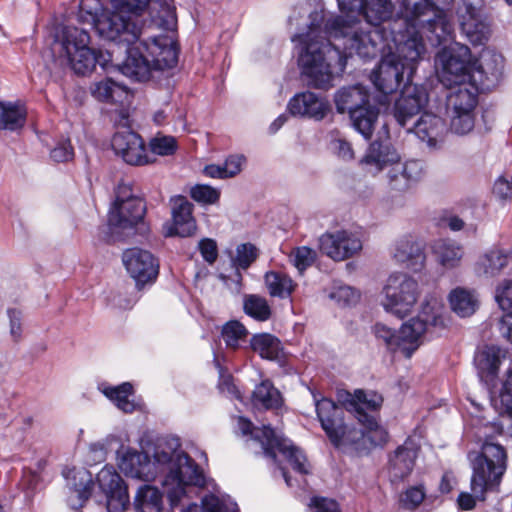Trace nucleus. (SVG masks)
<instances>
[{"label": "nucleus", "instance_id": "42", "mask_svg": "<svg viewBox=\"0 0 512 512\" xmlns=\"http://www.w3.org/2000/svg\"><path fill=\"white\" fill-rule=\"evenodd\" d=\"M244 311L258 321H266L271 316L267 300L257 295H249L244 300Z\"/></svg>", "mask_w": 512, "mask_h": 512}, {"label": "nucleus", "instance_id": "21", "mask_svg": "<svg viewBox=\"0 0 512 512\" xmlns=\"http://www.w3.org/2000/svg\"><path fill=\"white\" fill-rule=\"evenodd\" d=\"M505 352L496 346H485L474 356V364L478 375L490 390L496 387V379Z\"/></svg>", "mask_w": 512, "mask_h": 512}, {"label": "nucleus", "instance_id": "60", "mask_svg": "<svg viewBox=\"0 0 512 512\" xmlns=\"http://www.w3.org/2000/svg\"><path fill=\"white\" fill-rule=\"evenodd\" d=\"M309 507L316 509V512L339 511V505L335 500L324 497H313L310 501Z\"/></svg>", "mask_w": 512, "mask_h": 512}, {"label": "nucleus", "instance_id": "2", "mask_svg": "<svg viewBox=\"0 0 512 512\" xmlns=\"http://www.w3.org/2000/svg\"><path fill=\"white\" fill-rule=\"evenodd\" d=\"M405 18L394 21V26H406L405 31L391 33L385 38L380 30L369 33L357 19L336 17L327 23V31L335 41H340L342 54L346 57L358 55L363 59L382 55L378 67L373 70L371 80L384 95L397 90L404 76L410 82L416 64L425 52L421 31L428 29L438 44L453 33V25L447 16L429 0H402Z\"/></svg>", "mask_w": 512, "mask_h": 512}, {"label": "nucleus", "instance_id": "6", "mask_svg": "<svg viewBox=\"0 0 512 512\" xmlns=\"http://www.w3.org/2000/svg\"><path fill=\"white\" fill-rule=\"evenodd\" d=\"M360 164L372 174L388 169V184L392 189L398 191L408 189L412 182L421 177L423 171L420 161L401 162L399 153L392 145L378 141L369 145Z\"/></svg>", "mask_w": 512, "mask_h": 512}, {"label": "nucleus", "instance_id": "37", "mask_svg": "<svg viewBox=\"0 0 512 512\" xmlns=\"http://www.w3.org/2000/svg\"><path fill=\"white\" fill-rule=\"evenodd\" d=\"M252 400L254 406L265 409L278 408L282 404L280 392L267 380L256 386Z\"/></svg>", "mask_w": 512, "mask_h": 512}, {"label": "nucleus", "instance_id": "45", "mask_svg": "<svg viewBox=\"0 0 512 512\" xmlns=\"http://www.w3.org/2000/svg\"><path fill=\"white\" fill-rule=\"evenodd\" d=\"M328 297L340 306H349L357 303L360 294L353 287L344 284H335Z\"/></svg>", "mask_w": 512, "mask_h": 512}, {"label": "nucleus", "instance_id": "62", "mask_svg": "<svg viewBox=\"0 0 512 512\" xmlns=\"http://www.w3.org/2000/svg\"><path fill=\"white\" fill-rule=\"evenodd\" d=\"M337 3L343 13L358 11L362 14L364 0H337Z\"/></svg>", "mask_w": 512, "mask_h": 512}, {"label": "nucleus", "instance_id": "16", "mask_svg": "<svg viewBox=\"0 0 512 512\" xmlns=\"http://www.w3.org/2000/svg\"><path fill=\"white\" fill-rule=\"evenodd\" d=\"M96 481L106 496L107 512H124L129 506V494L121 476L112 465H105Z\"/></svg>", "mask_w": 512, "mask_h": 512}, {"label": "nucleus", "instance_id": "50", "mask_svg": "<svg viewBox=\"0 0 512 512\" xmlns=\"http://www.w3.org/2000/svg\"><path fill=\"white\" fill-rule=\"evenodd\" d=\"M426 492L422 485L412 486L400 496V503L404 509L414 510L424 500Z\"/></svg>", "mask_w": 512, "mask_h": 512}, {"label": "nucleus", "instance_id": "52", "mask_svg": "<svg viewBox=\"0 0 512 512\" xmlns=\"http://www.w3.org/2000/svg\"><path fill=\"white\" fill-rule=\"evenodd\" d=\"M214 361L219 369L220 374V380L218 384L220 392L227 397L242 400L241 393L234 384L233 378L230 375H224L222 373V367L220 366L217 357H215Z\"/></svg>", "mask_w": 512, "mask_h": 512}, {"label": "nucleus", "instance_id": "11", "mask_svg": "<svg viewBox=\"0 0 512 512\" xmlns=\"http://www.w3.org/2000/svg\"><path fill=\"white\" fill-rule=\"evenodd\" d=\"M146 212L143 200L138 197L130 182L121 181L115 191V200L109 210L108 225L111 233L126 236L142 222Z\"/></svg>", "mask_w": 512, "mask_h": 512}, {"label": "nucleus", "instance_id": "48", "mask_svg": "<svg viewBox=\"0 0 512 512\" xmlns=\"http://www.w3.org/2000/svg\"><path fill=\"white\" fill-rule=\"evenodd\" d=\"M190 196L203 205H213L220 199V190L206 184H196L191 187Z\"/></svg>", "mask_w": 512, "mask_h": 512}, {"label": "nucleus", "instance_id": "13", "mask_svg": "<svg viewBox=\"0 0 512 512\" xmlns=\"http://www.w3.org/2000/svg\"><path fill=\"white\" fill-rule=\"evenodd\" d=\"M420 295L418 282L406 273H392L387 278L381 294L380 305L398 318L411 313Z\"/></svg>", "mask_w": 512, "mask_h": 512}, {"label": "nucleus", "instance_id": "33", "mask_svg": "<svg viewBox=\"0 0 512 512\" xmlns=\"http://www.w3.org/2000/svg\"><path fill=\"white\" fill-rule=\"evenodd\" d=\"M72 491L70 496L71 508L80 509L83 507V503L88 499L93 481L92 476L87 470H73Z\"/></svg>", "mask_w": 512, "mask_h": 512}, {"label": "nucleus", "instance_id": "63", "mask_svg": "<svg viewBox=\"0 0 512 512\" xmlns=\"http://www.w3.org/2000/svg\"><path fill=\"white\" fill-rule=\"evenodd\" d=\"M499 330L502 336L512 344V311L501 318L499 322Z\"/></svg>", "mask_w": 512, "mask_h": 512}, {"label": "nucleus", "instance_id": "31", "mask_svg": "<svg viewBox=\"0 0 512 512\" xmlns=\"http://www.w3.org/2000/svg\"><path fill=\"white\" fill-rule=\"evenodd\" d=\"M452 310L460 317L471 316L478 307V299L474 291L462 287L453 289L449 294Z\"/></svg>", "mask_w": 512, "mask_h": 512}, {"label": "nucleus", "instance_id": "19", "mask_svg": "<svg viewBox=\"0 0 512 512\" xmlns=\"http://www.w3.org/2000/svg\"><path fill=\"white\" fill-rule=\"evenodd\" d=\"M320 246L331 259L342 261L361 251L362 240L357 232L339 230L322 235Z\"/></svg>", "mask_w": 512, "mask_h": 512}, {"label": "nucleus", "instance_id": "39", "mask_svg": "<svg viewBox=\"0 0 512 512\" xmlns=\"http://www.w3.org/2000/svg\"><path fill=\"white\" fill-rule=\"evenodd\" d=\"M221 336L227 348L236 350L246 342L248 330L239 321L231 320L223 325Z\"/></svg>", "mask_w": 512, "mask_h": 512}, {"label": "nucleus", "instance_id": "38", "mask_svg": "<svg viewBox=\"0 0 512 512\" xmlns=\"http://www.w3.org/2000/svg\"><path fill=\"white\" fill-rule=\"evenodd\" d=\"M250 344L253 351L265 359L275 360L281 353L280 341L268 333L254 335L250 340Z\"/></svg>", "mask_w": 512, "mask_h": 512}, {"label": "nucleus", "instance_id": "18", "mask_svg": "<svg viewBox=\"0 0 512 512\" xmlns=\"http://www.w3.org/2000/svg\"><path fill=\"white\" fill-rule=\"evenodd\" d=\"M428 94L419 85L407 82L394 105V117L397 123L406 128L409 122L426 106Z\"/></svg>", "mask_w": 512, "mask_h": 512}, {"label": "nucleus", "instance_id": "36", "mask_svg": "<svg viewBox=\"0 0 512 512\" xmlns=\"http://www.w3.org/2000/svg\"><path fill=\"white\" fill-rule=\"evenodd\" d=\"M26 112L16 103L0 102V130L14 131L23 127Z\"/></svg>", "mask_w": 512, "mask_h": 512}, {"label": "nucleus", "instance_id": "9", "mask_svg": "<svg viewBox=\"0 0 512 512\" xmlns=\"http://www.w3.org/2000/svg\"><path fill=\"white\" fill-rule=\"evenodd\" d=\"M237 426L242 435H251L253 439L259 441L266 456L275 460L276 451H278L296 472L300 474L310 472L305 454L291 440L278 435L270 426L255 428L250 420L241 416L237 419Z\"/></svg>", "mask_w": 512, "mask_h": 512}, {"label": "nucleus", "instance_id": "55", "mask_svg": "<svg viewBox=\"0 0 512 512\" xmlns=\"http://www.w3.org/2000/svg\"><path fill=\"white\" fill-rule=\"evenodd\" d=\"M493 194L498 201L505 204L512 201V181L499 177L493 186Z\"/></svg>", "mask_w": 512, "mask_h": 512}, {"label": "nucleus", "instance_id": "56", "mask_svg": "<svg viewBox=\"0 0 512 512\" xmlns=\"http://www.w3.org/2000/svg\"><path fill=\"white\" fill-rule=\"evenodd\" d=\"M495 299L503 311L512 309V281H504L496 290Z\"/></svg>", "mask_w": 512, "mask_h": 512}, {"label": "nucleus", "instance_id": "41", "mask_svg": "<svg viewBox=\"0 0 512 512\" xmlns=\"http://www.w3.org/2000/svg\"><path fill=\"white\" fill-rule=\"evenodd\" d=\"M154 5L159 8L154 16L156 24L164 30H174L177 24L174 0H157Z\"/></svg>", "mask_w": 512, "mask_h": 512}, {"label": "nucleus", "instance_id": "25", "mask_svg": "<svg viewBox=\"0 0 512 512\" xmlns=\"http://www.w3.org/2000/svg\"><path fill=\"white\" fill-rule=\"evenodd\" d=\"M407 131L414 132L421 141L433 147L442 140L446 132V124L440 116L424 112L412 126L407 127Z\"/></svg>", "mask_w": 512, "mask_h": 512}, {"label": "nucleus", "instance_id": "8", "mask_svg": "<svg viewBox=\"0 0 512 512\" xmlns=\"http://www.w3.org/2000/svg\"><path fill=\"white\" fill-rule=\"evenodd\" d=\"M435 70L439 81L453 89L474 81L473 73L478 70L477 60L472 57L468 46L453 42L436 54Z\"/></svg>", "mask_w": 512, "mask_h": 512}, {"label": "nucleus", "instance_id": "64", "mask_svg": "<svg viewBox=\"0 0 512 512\" xmlns=\"http://www.w3.org/2000/svg\"><path fill=\"white\" fill-rule=\"evenodd\" d=\"M222 165L209 164L203 168V174L209 178L226 179Z\"/></svg>", "mask_w": 512, "mask_h": 512}, {"label": "nucleus", "instance_id": "43", "mask_svg": "<svg viewBox=\"0 0 512 512\" xmlns=\"http://www.w3.org/2000/svg\"><path fill=\"white\" fill-rule=\"evenodd\" d=\"M450 129L457 135H466L471 132L475 124L474 112L449 111Z\"/></svg>", "mask_w": 512, "mask_h": 512}, {"label": "nucleus", "instance_id": "29", "mask_svg": "<svg viewBox=\"0 0 512 512\" xmlns=\"http://www.w3.org/2000/svg\"><path fill=\"white\" fill-rule=\"evenodd\" d=\"M447 99L448 111L474 112L477 105L478 87L476 81L456 86Z\"/></svg>", "mask_w": 512, "mask_h": 512}, {"label": "nucleus", "instance_id": "24", "mask_svg": "<svg viewBox=\"0 0 512 512\" xmlns=\"http://www.w3.org/2000/svg\"><path fill=\"white\" fill-rule=\"evenodd\" d=\"M289 112L294 116L322 120L329 110V103L313 92L295 95L288 103Z\"/></svg>", "mask_w": 512, "mask_h": 512}, {"label": "nucleus", "instance_id": "22", "mask_svg": "<svg viewBox=\"0 0 512 512\" xmlns=\"http://www.w3.org/2000/svg\"><path fill=\"white\" fill-rule=\"evenodd\" d=\"M173 224L167 235L181 237L191 236L196 231V221L193 217V204L186 197L178 195L171 199Z\"/></svg>", "mask_w": 512, "mask_h": 512}, {"label": "nucleus", "instance_id": "40", "mask_svg": "<svg viewBox=\"0 0 512 512\" xmlns=\"http://www.w3.org/2000/svg\"><path fill=\"white\" fill-rule=\"evenodd\" d=\"M201 504V512H238L239 510L237 503L225 494L206 495L202 498Z\"/></svg>", "mask_w": 512, "mask_h": 512}, {"label": "nucleus", "instance_id": "58", "mask_svg": "<svg viewBox=\"0 0 512 512\" xmlns=\"http://www.w3.org/2000/svg\"><path fill=\"white\" fill-rule=\"evenodd\" d=\"M42 477L39 472L33 470L24 471L22 486L27 489L26 497L30 500L31 494L40 486Z\"/></svg>", "mask_w": 512, "mask_h": 512}, {"label": "nucleus", "instance_id": "27", "mask_svg": "<svg viewBox=\"0 0 512 512\" xmlns=\"http://www.w3.org/2000/svg\"><path fill=\"white\" fill-rule=\"evenodd\" d=\"M510 251L493 247L482 254L475 263L474 270L479 276H497L509 263Z\"/></svg>", "mask_w": 512, "mask_h": 512}, {"label": "nucleus", "instance_id": "5", "mask_svg": "<svg viewBox=\"0 0 512 512\" xmlns=\"http://www.w3.org/2000/svg\"><path fill=\"white\" fill-rule=\"evenodd\" d=\"M446 327L447 317L442 298L433 293L425 298L419 314L403 323L398 331L383 323H376L373 331L388 350L410 358L422 345L426 334H434Z\"/></svg>", "mask_w": 512, "mask_h": 512}, {"label": "nucleus", "instance_id": "30", "mask_svg": "<svg viewBox=\"0 0 512 512\" xmlns=\"http://www.w3.org/2000/svg\"><path fill=\"white\" fill-rule=\"evenodd\" d=\"M433 251L439 264L446 269L458 267L464 255L463 247L460 244L447 239L436 241Z\"/></svg>", "mask_w": 512, "mask_h": 512}, {"label": "nucleus", "instance_id": "4", "mask_svg": "<svg viewBox=\"0 0 512 512\" xmlns=\"http://www.w3.org/2000/svg\"><path fill=\"white\" fill-rule=\"evenodd\" d=\"M116 454L117 466L126 476L152 481L164 474L162 485L170 508L195 512L197 504L190 501V493L195 486L203 484L204 477L195 461L180 449L177 438L159 440L152 459L123 443H120Z\"/></svg>", "mask_w": 512, "mask_h": 512}, {"label": "nucleus", "instance_id": "26", "mask_svg": "<svg viewBox=\"0 0 512 512\" xmlns=\"http://www.w3.org/2000/svg\"><path fill=\"white\" fill-rule=\"evenodd\" d=\"M417 457V449L406 442L397 448L390 458L389 474L392 482L402 481L412 472Z\"/></svg>", "mask_w": 512, "mask_h": 512}, {"label": "nucleus", "instance_id": "12", "mask_svg": "<svg viewBox=\"0 0 512 512\" xmlns=\"http://www.w3.org/2000/svg\"><path fill=\"white\" fill-rule=\"evenodd\" d=\"M368 93L361 85L344 87L334 96L339 113L348 112L354 129L365 139L372 136L378 110L369 104Z\"/></svg>", "mask_w": 512, "mask_h": 512}, {"label": "nucleus", "instance_id": "49", "mask_svg": "<svg viewBox=\"0 0 512 512\" xmlns=\"http://www.w3.org/2000/svg\"><path fill=\"white\" fill-rule=\"evenodd\" d=\"M258 257V249L251 243H243L237 246L233 265L237 269H247Z\"/></svg>", "mask_w": 512, "mask_h": 512}, {"label": "nucleus", "instance_id": "15", "mask_svg": "<svg viewBox=\"0 0 512 512\" xmlns=\"http://www.w3.org/2000/svg\"><path fill=\"white\" fill-rule=\"evenodd\" d=\"M111 147L115 155L128 165L143 166L155 161L148 153L142 137L128 128L120 129L114 134Z\"/></svg>", "mask_w": 512, "mask_h": 512}, {"label": "nucleus", "instance_id": "61", "mask_svg": "<svg viewBox=\"0 0 512 512\" xmlns=\"http://www.w3.org/2000/svg\"><path fill=\"white\" fill-rule=\"evenodd\" d=\"M74 152L70 141L58 144L52 151L51 157L56 162H66L73 158Z\"/></svg>", "mask_w": 512, "mask_h": 512}, {"label": "nucleus", "instance_id": "14", "mask_svg": "<svg viewBox=\"0 0 512 512\" xmlns=\"http://www.w3.org/2000/svg\"><path fill=\"white\" fill-rule=\"evenodd\" d=\"M343 404L349 411H354L357 414L359 423L363 426L365 432V448L369 442L371 445H376L378 441L376 436H379V442L385 441L386 433L383 429H380L378 423L374 417L368 415L366 410H377L380 408L383 402V398L380 394L374 391H363L356 390L353 394L346 392L345 398H343Z\"/></svg>", "mask_w": 512, "mask_h": 512}, {"label": "nucleus", "instance_id": "51", "mask_svg": "<svg viewBox=\"0 0 512 512\" xmlns=\"http://www.w3.org/2000/svg\"><path fill=\"white\" fill-rule=\"evenodd\" d=\"M501 384L499 397L502 408L505 412L512 414V364L504 373Z\"/></svg>", "mask_w": 512, "mask_h": 512}, {"label": "nucleus", "instance_id": "53", "mask_svg": "<svg viewBox=\"0 0 512 512\" xmlns=\"http://www.w3.org/2000/svg\"><path fill=\"white\" fill-rule=\"evenodd\" d=\"M331 151L343 161H351L355 158L351 144L341 137H334L330 141Z\"/></svg>", "mask_w": 512, "mask_h": 512}, {"label": "nucleus", "instance_id": "23", "mask_svg": "<svg viewBox=\"0 0 512 512\" xmlns=\"http://www.w3.org/2000/svg\"><path fill=\"white\" fill-rule=\"evenodd\" d=\"M393 258L413 271L422 269L425 263L423 244L412 235H405L395 241Z\"/></svg>", "mask_w": 512, "mask_h": 512}, {"label": "nucleus", "instance_id": "35", "mask_svg": "<svg viewBox=\"0 0 512 512\" xmlns=\"http://www.w3.org/2000/svg\"><path fill=\"white\" fill-rule=\"evenodd\" d=\"M102 393L110 399L119 410L125 413H131L136 409V404L130 399L133 394V387L128 382L114 387H103Z\"/></svg>", "mask_w": 512, "mask_h": 512}, {"label": "nucleus", "instance_id": "46", "mask_svg": "<svg viewBox=\"0 0 512 512\" xmlns=\"http://www.w3.org/2000/svg\"><path fill=\"white\" fill-rule=\"evenodd\" d=\"M113 443H121L119 437L109 435L106 438L91 443L88 450V461L96 464L106 459L108 449Z\"/></svg>", "mask_w": 512, "mask_h": 512}, {"label": "nucleus", "instance_id": "54", "mask_svg": "<svg viewBox=\"0 0 512 512\" xmlns=\"http://www.w3.org/2000/svg\"><path fill=\"white\" fill-rule=\"evenodd\" d=\"M7 316L9 319V333L14 341H19L22 337V312L17 308H8Z\"/></svg>", "mask_w": 512, "mask_h": 512}, {"label": "nucleus", "instance_id": "17", "mask_svg": "<svg viewBox=\"0 0 512 512\" xmlns=\"http://www.w3.org/2000/svg\"><path fill=\"white\" fill-rule=\"evenodd\" d=\"M462 33L473 45H484L491 36V24L481 8L464 1L459 8Z\"/></svg>", "mask_w": 512, "mask_h": 512}, {"label": "nucleus", "instance_id": "7", "mask_svg": "<svg viewBox=\"0 0 512 512\" xmlns=\"http://www.w3.org/2000/svg\"><path fill=\"white\" fill-rule=\"evenodd\" d=\"M318 420L331 443L343 450L365 448V432L343 421V409L328 398L313 395Z\"/></svg>", "mask_w": 512, "mask_h": 512}, {"label": "nucleus", "instance_id": "34", "mask_svg": "<svg viewBox=\"0 0 512 512\" xmlns=\"http://www.w3.org/2000/svg\"><path fill=\"white\" fill-rule=\"evenodd\" d=\"M163 495L154 486H141L134 497V508L137 512H161Z\"/></svg>", "mask_w": 512, "mask_h": 512}, {"label": "nucleus", "instance_id": "47", "mask_svg": "<svg viewBox=\"0 0 512 512\" xmlns=\"http://www.w3.org/2000/svg\"><path fill=\"white\" fill-rule=\"evenodd\" d=\"M149 149L153 155H172L177 149L176 138L173 136L157 134L149 141Z\"/></svg>", "mask_w": 512, "mask_h": 512}, {"label": "nucleus", "instance_id": "59", "mask_svg": "<svg viewBox=\"0 0 512 512\" xmlns=\"http://www.w3.org/2000/svg\"><path fill=\"white\" fill-rule=\"evenodd\" d=\"M199 250L205 261L212 264L218 256L217 244L213 239L205 238L199 242Z\"/></svg>", "mask_w": 512, "mask_h": 512}, {"label": "nucleus", "instance_id": "3", "mask_svg": "<svg viewBox=\"0 0 512 512\" xmlns=\"http://www.w3.org/2000/svg\"><path fill=\"white\" fill-rule=\"evenodd\" d=\"M395 6L392 0H364L362 15L366 20L363 23L357 16L335 15L325 18L323 10H315L309 15L308 29L306 33L295 35L292 41L299 43L298 65L302 75L310 86L317 89H329L333 85V69L338 67L340 71L345 68L344 55L339 44H332L335 38L328 33L327 23L336 18L357 19L364 30L372 33L380 30L385 38L391 39V33H398L395 27L388 34L380 25L389 22L394 16Z\"/></svg>", "mask_w": 512, "mask_h": 512}, {"label": "nucleus", "instance_id": "28", "mask_svg": "<svg viewBox=\"0 0 512 512\" xmlns=\"http://www.w3.org/2000/svg\"><path fill=\"white\" fill-rule=\"evenodd\" d=\"M90 89L92 96L102 102L124 104L132 98L131 91L125 85L111 78L95 82Z\"/></svg>", "mask_w": 512, "mask_h": 512}, {"label": "nucleus", "instance_id": "20", "mask_svg": "<svg viewBox=\"0 0 512 512\" xmlns=\"http://www.w3.org/2000/svg\"><path fill=\"white\" fill-rule=\"evenodd\" d=\"M123 264L137 285L154 281L159 272L157 259L147 250L127 249L122 256Z\"/></svg>", "mask_w": 512, "mask_h": 512}, {"label": "nucleus", "instance_id": "32", "mask_svg": "<svg viewBox=\"0 0 512 512\" xmlns=\"http://www.w3.org/2000/svg\"><path fill=\"white\" fill-rule=\"evenodd\" d=\"M264 281L270 296L280 299L289 298L297 286L289 275L277 271L267 272Z\"/></svg>", "mask_w": 512, "mask_h": 512}, {"label": "nucleus", "instance_id": "1", "mask_svg": "<svg viewBox=\"0 0 512 512\" xmlns=\"http://www.w3.org/2000/svg\"><path fill=\"white\" fill-rule=\"evenodd\" d=\"M151 0H111V11L96 22L99 35L124 47L126 58L117 62L114 51L96 52L89 47L87 31L77 27H66L59 39L61 55L66 58L76 74L91 72L96 64L104 70L110 66L136 81L148 80L154 71L171 69L177 64L175 44L169 36L142 39L140 17L146 12Z\"/></svg>", "mask_w": 512, "mask_h": 512}, {"label": "nucleus", "instance_id": "57", "mask_svg": "<svg viewBox=\"0 0 512 512\" xmlns=\"http://www.w3.org/2000/svg\"><path fill=\"white\" fill-rule=\"evenodd\" d=\"M246 162V158L243 155H230L226 158L222 164L224 177L232 178L238 175Z\"/></svg>", "mask_w": 512, "mask_h": 512}, {"label": "nucleus", "instance_id": "10", "mask_svg": "<svg viewBox=\"0 0 512 512\" xmlns=\"http://www.w3.org/2000/svg\"><path fill=\"white\" fill-rule=\"evenodd\" d=\"M507 468L505 449L496 443L486 441L481 453L472 462V490L484 500L486 491H496Z\"/></svg>", "mask_w": 512, "mask_h": 512}, {"label": "nucleus", "instance_id": "44", "mask_svg": "<svg viewBox=\"0 0 512 512\" xmlns=\"http://www.w3.org/2000/svg\"><path fill=\"white\" fill-rule=\"evenodd\" d=\"M316 251L307 247L301 246L294 248L289 254V261L292 265L302 274L308 267H310L316 260Z\"/></svg>", "mask_w": 512, "mask_h": 512}]
</instances>
